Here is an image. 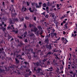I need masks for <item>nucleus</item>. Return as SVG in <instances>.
I'll return each instance as SVG.
<instances>
[{"label": "nucleus", "instance_id": "nucleus-1", "mask_svg": "<svg viewBox=\"0 0 77 77\" xmlns=\"http://www.w3.org/2000/svg\"><path fill=\"white\" fill-rule=\"evenodd\" d=\"M34 71H36L37 74H39V73H40L41 71H42V69L40 67L38 68L37 69H36V67H34Z\"/></svg>", "mask_w": 77, "mask_h": 77}, {"label": "nucleus", "instance_id": "nucleus-2", "mask_svg": "<svg viewBox=\"0 0 77 77\" xmlns=\"http://www.w3.org/2000/svg\"><path fill=\"white\" fill-rule=\"evenodd\" d=\"M33 29H31V32H36L38 30V28L36 27V26H34Z\"/></svg>", "mask_w": 77, "mask_h": 77}, {"label": "nucleus", "instance_id": "nucleus-3", "mask_svg": "<svg viewBox=\"0 0 77 77\" xmlns=\"http://www.w3.org/2000/svg\"><path fill=\"white\" fill-rule=\"evenodd\" d=\"M51 35L52 38H54V37L57 38V33L56 32L51 33Z\"/></svg>", "mask_w": 77, "mask_h": 77}, {"label": "nucleus", "instance_id": "nucleus-4", "mask_svg": "<svg viewBox=\"0 0 77 77\" xmlns=\"http://www.w3.org/2000/svg\"><path fill=\"white\" fill-rule=\"evenodd\" d=\"M51 64L54 66H57V63H56V61H55V60H54L52 61Z\"/></svg>", "mask_w": 77, "mask_h": 77}, {"label": "nucleus", "instance_id": "nucleus-5", "mask_svg": "<svg viewBox=\"0 0 77 77\" xmlns=\"http://www.w3.org/2000/svg\"><path fill=\"white\" fill-rule=\"evenodd\" d=\"M31 5H32V6H34L35 5V6L37 8H39V6H38V3H35V2H32Z\"/></svg>", "mask_w": 77, "mask_h": 77}, {"label": "nucleus", "instance_id": "nucleus-6", "mask_svg": "<svg viewBox=\"0 0 77 77\" xmlns=\"http://www.w3.org/2000/svg\"><path fill=\"white\" fill-rule=\"evenodd\" d=\"M71 68L73 69H75L76 68V64L75 63H72L71 65Z\"/></svg>", "mask_w": 77, "mask_h": 77}, {"label": "nucleus", "instance_id": "nucleus-7", "mask_svg": "<svg viewBox=\"0 0 77 77\" xmlns=\"http://www.w3.org/2000/svg\"><path fill=\"white\" fill-rule=\"evenodd\" d=\"M42 33H43V32H39V31L38 30L36 32H35V34L36 36H39V35H42Z\"/></svg>", "mask_w": 77, "mask_h": 77}, {"label": "nucleus", "instance_id": "nucleus-8", "mask_svg": "<svg viewBox=\"0 0 77 77\" xmlns=\"http://www.w3.org/2000/svg\"><path fill=\"white\" fill-rule=\"evenodd\" d=\"M69 73L71 77H75V74L74 73H73V71H70Z\"/></svg>", "mask_w": 77, "mask_h": 77}, {"label": "nucleus", "instance_id": "nucleus-9", "mask_svg": "<svg viewBox=\"0 0 77 77\" xmlns=\"http://www.w3.org/2000/svg\"><path fill=\"white\" fill-rule=\"evenodd\" d=\"M17 57H18L19 60H23V59L22 58V56L20 54L17 55Z\"/></svg>", "mask_w": 77, "mask_h": 77}, {"label": "nucleus", "instance_id": "nucleus-10", "mask_svg": "<svg viewBox=\"0 0 77 77\" xmlns=\"http://www.w3.org/2000/svg\"><path fill=\"white\" fill-rule=\"evenodd\" d=\"M47 48H48V49H49V50L51 49V48H52V47L51 46V45L49 44V45H47L46 46Z\"/></svg>", "mask_w": 77, "mask_h": 77}, {"label": "nucleus", "instance_id": "nucleus-11", "mask_svg": "<svg viewBox=\"0 0 77 77\" xmlns=\"http://www.w3.org/2000/svg\"><path fill=\"white\" fill-rule=\"evenodd\" d=\"M48 69H47L48 71H50L51 72V71H54V69L52 67H50L48 68Z\"/></svg>", "mask_w": 77, "mask_h": 77}, {"label": "nucleus", "instance_id": "nucleus-12", "mask_svg": "<svg viewBox=\"0 0 77 77\" xmlns=\"http://www.w3.org/2000/svg\"><path fill=\"white\" fill-rule=\"evenodd\" d=\"M32 53L33 54V58L35 59H36V57H38V56H37V55H36V53L35 52H32Z\"/></svg>", "mask_w": 77, "mask_h": 77}, {"label": "nucleus", "instance_id": "nucleus-13", "mask_svg": "<svg viewBox=\"0 0 77 77\" xmlns=\"http://www.w3.org/2000/svg\"><path fill=\"white\" fill-rule=\"evenodd\" d=\"M49 41V39L48 37H46L45 38V42L47 43V44H48V42Z\"/></svg>", "mask_w": 77, "mask_h": 77}, {"label": "nucleus", "instance_id": "nucleus-14", "mask_svg": "<svg viewBox=\"0 0 77 77\" xmlns=\"http://www.w3.org/2000/svg\"><path fill=\"white\" fill-rule=\"evenodd\" d=\"M33 64H34V65H36L37 66H41V64H40V63L38 62H37V63H33Z\"/></svg>", "mask_w": 77, "mask_h": 77}, {"label": "nucleus", "instance_id": "nucleus-15", "mask_svg": "<svg viewBox=\"0 0 77 77\" xmlns=\"http://www.w3.org/2000/svg\"><path fill=\"white\" fill-rule=\"evenodd\" d=\"M51 51L49 52H48V53L47 54L45 55L44 56L45 57H47L48 56H50V55H51Z\"/></svg>", "mask_w": 77, "mask_h": 77}, {"label": "nucleus", "instance_id": "nucleus-16", "mask_svg": "<svg viewBox=\"0 0 77 77\" xmlns=\"http://www.w3.org/2000/svg\"><path fill=\"white\" fill-rule=\"evenodd\" d=\"M37 28L38 29L39 31H41V30H42V27L41 26H37Z\"/></svg>", "mask_w": 77, "mask_h": 77}, {"label": "nucleus", "instance_id": "nucleus-17", "mask_svg": "<svg viewBox=\"0 0 77 77\" xmlns=\"http://www.w3.org/2000/svg\"><path fill=\"white\" fill-rule=\"evenodd\" d=\"M4 51V49L3 48H2L1 49V48H0V53H3V54L4 53V54H5V52H4L2 51Z\"/></svg>", "mask_w": 77, "mask_h": 77}, {"label": "nucleus", "instance_id": "nucleus-18", "mask_svg": "<svg viewBox=\"0 0 77 77\" xmlns=\"http://www.w3.org/2000/svg\"><path fill=\"white\" fill-rule=\"evenodd\" d=\"M72 37H73L74 39H76V36H77V34H75V35L73 33L72 34Z\"/></svg>", "mask_w": 77, "mask_h": 77}, {"label": "nucleus", "instance_id": "nucleus-19", "mask_svg": "<svg viewBox=\"0 0 77 77\" xmlns=\"http://www.w3.org/2000/svg\"><path fill=\"white\" fill-rule=\"evenodd\" d=\"M23 45V43L22 42H20V43H19V44H18V46L19 47H21Z\"/></svg>", "mask_w": 77, "mask_h": 77}, {"label": "nucleus", "instance_id": "nucleus-20", "mask_svg": "<svg viewBox=\"0 0 77 77\" xmlns=\"http://www.w3.org/2000/svg\"><path fill=\"white\" fill-rule=\"evenodd\" d=\"M12 31L13 32H14L15 34H17L18 32V30H17L16 31L14 29H13Z\"/></svg>", "mask_w": 77, "mask_h": 77}, {"label": "nucleus", "instance_id": "nucleus-21", "mask_svg": "<svg viewBox=\"0 0 77 77\" xmlns=\"http://www.w3.org/2000/svg\"><path fill=\"white\" fill-rule=\"evenodd\" d=\"M15 60H16V63H17V64H18L19 63H20V61H19V60H18L17 58H15Z\"/></svg>", "mask_w": 77, "mask_h": 77}, {"label": "nucleus", "instance_id": "nucleus-22", "mask_svg": "<svg viewBox=\"0 0 77 77\" xmlns=\"http://www.w3.org/2000/svg\"><path fill=\"white\" fill-rule=\"evenodd\" d=\"M29 10L30 12H32V13H33V11H34V9H33L32 10V8L30 7L29 8Z\"/></svg>", "mask_w": 77, "mask_h": 77}, {"label": "nucleus", "instance_id": "nucleus-23", "mask_svg": "<svg viewBox=\"0 0 77 77\" xmlns=\"http://www.w3.org/2000/svg\"><path fill=\"white\" fill-rule=\"evenodd\" d=\"M23 35L24 38H25L26 37V36H27V32H25L23 34Z\"/></svg>", "mask_w": 77, "mask_h": 77}, {"label": "nucleus", "instance_id": "nucleus-24", "mask_svg": "<svg viewBox=\"0 0 77 77\" xmlns=\"http://www.w3.org/2000/svg\"><path fill=\"white\" fill-rule=\"evenodd\" d=\"M1 29L3 32H5L6 30V28L4 27L3 26H1Z\"/></svg>", "mask_w": 77, "mask_h": 77}, {"label": "nucleus", "instance_id": "nucleus-25", "mask_svg": "<svg viewBox=\"0 0 77 77\" xmlns=\"http://www.w3.org/2000/svg\"><path fill=\"white\" fill-rule=\"evenodd\" d=\"M9 23L10 24H14V23L12 22V20L11 19L9 21Z\"/></svg>", "mask_w": 77, "mask_h": 77}, {"label": "nucleus", "instance_id": "nucleus-26", "mask_svg": "<svg viewBox=\"0 0 77 77\" xmlns=\"http://www.w3.org/2000/svg\"><path fill=\"white\" fill-rule=\"evenodd\" d=\"M28 51H29V52H30V51H31V53H33V49H31V48H30L29 49H28Z\"/></svg>", "mask_w": 77, "mask_h": 77}, {"label": "nucleus", "instance_id": "nucleus-27", "mask_svg": "<svg viewBox=\"0 0 77 77\" xmlns=\"http://www.w3.org/2000/svg\"><path fill=\"white\" fill-rule=\"evenodd\" d=\"M38 4L39 5H38V6H39V8L40 7H41L42 6L41 5H42V3L41 2H39L38 3Z\"/></svg>", "mask_w": 77, "mask_h": 77}, {"label": "nucleus", "instance_id": "nucleus-28", "mask_svg": "<svg viewBox=\"0 0 77 77\" xmlns=\"http://www.w3.org/2000/svg\"><path fill=\"white\" fill-rule=\"evenodd\" d=\"M47 64L48 65H50L51 63H50V62L49 61H47Z\"/></svg>", "mask_w": 77, "mask_h": 77}, {"label": "nucleus", "instance_id": "nucleus-29", "mask_svg": "<svg viewBox=\"0 0 77 77\" xmlns=\"http://www.w3.org/2000/svg\"><path fill=\"white\" fill-rule=\"evenodd\" d=\"M12 38V36L10 35H8V39H10L11 38Z\"/></svg>", "mask_w": 77, "mask_h": 77}, {"label": "nucleus", "instance_id": "nucleus-30", "mask_svg": "<svg viewBox=\"0 0 77 77\" xmlns=\"http://www.w3.org/2000/svg\"><path fill=\"white\" fill-rule=\"evenodd\" d=\"M46 6H47V4L45 3H44L42 5V7L44 8H46Z\"/></svg>", "mask_w": 77, "mask_h": 77}, {"label": "nucleus", "instance_id": "nucleus-31", "mask_svg": "<svg viewBox=\"0 0 77 77\" xmlns=\"http://www.w3.org/2000/svg\"><path fill=\"white\" fill-rule=\"evenodd\" d=\"M7 30H11V29H12V28L11 27L8 26L7 28Z\"/></svg>", "mask_w": 77, "mask_h": 77}, {"label": "nucleus", "instance_id": "nucleus-32", "mask_svg": "<svg viewBox=\"0 0 77 77\" xmlns=\"http://www.w3.org/2000/svg\"><path fill=\"white\" fill-rule=\"evenodd\" d=\"M3 69H0V74H3Z\"/></svg>", "mask_w": 77, "mask_h": 77}, {"label": "nucleus", "instance_id": "nucleus-33", "mask_svg": "<svg viewBox=\"0 0 77 77\" xmlns=\"http://www.w3.org/2000/svg\"><path fill=\"white\" fill-rule=\"evenodd\" d=\"M12 68H14V69H15V68H17V67L16 66L13 65V66H12Z\"/></svg>", "mask_w": 77, "mask_h": 77}, {"label": "nucleus", "instance_id": "nucleus-34", "mask_svg": "<svg viewBox=\"0 0 77 77\" xmlns=\"http://www.w3.org/2000/svg\"><path fill=\"white\" fill-rule=\"evenodd\" d=\"M50 34H49L48 35L46 36V37L47 38H49L51 36Z\"/></svg>", "mask_w": 77, "mask_h": 77}, {"label": "nucleus", "instance_id": "nucleus-35", "mask_svg": "<svg viewBox=\"0 0 77 77\" xmlns=\"http://www.w3.org/2000/svg\"><path fill=\"white\" fill-rule=\"evenodd\" d=\"M25 18L26 20H29V17H28L27 16H26Z\"/></svg>", "mask_w": 77, "mask_h": 77}, {"label": "nucleus", "instance_id": "nucleus-36", "mask_svg": "<svg viewBox=\"0 0 77 77\" xmlns=\"http://www.w3.org/2000/svg\"><path fill=\"white\" fill-rule=\"evenodd\" d=\"M26 4L27 6H29V4H30V2H28L27 1L26 2Z\"/></svg>", "mask_w": 77, "mask_h": 77}, {"label": "nucleus", "instance_id": "nucleus-37", "mask_svg": "<svg viewBox=\"0 0 77 77\" xmlns=\"http://www.w3.org/2000/svg\"><path fill=\"white\" fill-rule=\"evenodd\" d=\"M33 25L32 24H29V27L30 28H31L32 27H33Z\"/></svg>", "mask_w": 77, "mask_h": 77}, {"label": "nucleus", "instance_id": "nucleus-38", "mask_svg": "<svg viewBox=\"0 0 77 77\" xmlns=\"http://www.w3.org/2000/svg\"><path fill=\"white\" fill-rule=\"evenodd\" d=\"M41 15H43L44 16H45V12H44L43 13L41 14Z\"/></svg>", "mask_w": 77, "mask_h": 77}, {"label": "nucleus", "instance_id": "nucleus-39", "mask_svg": "<svg viewBox=\"0 0 77 77\" xmlns=\"http://www.w3.org/2000/svg\"><path fill=\"white\" fill-rule=\"evenodd\" d=\"M67 26H68V23H65L64 25V26L66 27V28H67V27H68Z\"/></svg>", "mask_w": 77, "mask_h": 77}, {"label": "nucleus", "instance_id": "nucleus-40", "mask_svg": "<svg viewBox=\"0 0 77 77\" xmlns=\"http://www.w3.org/2000/svg\"><path fill=\"white\" fill-rule=\"evenodd\" d=\"M47 60V59H43L42 60V62H45V61H46V60Z\"/></svg>", "mask_w": 77, "mask_h": 77}, {"label": "nucleus", "instance_id": "nucleus-41", "mask_svg": "<svg viewBox=\"0 0 77 77\" xmlns=\"http://www.w3.org/2000/svg\"><path fill=\"white\" fill-rule=\"evenodd\" d=\"M2 6L4 7H5V2H3L2 3Z\"/></svg>", "mask_w": 77, "mask_h": 77}, {"label": "nucleus", "instance_id": "nucleus-42", "mask_svg": "<svg viewBox=\"0 0 77 77\" xmlns=\"http://www.w3.org/2000/svg\"><path fill=\"white\" fill-rule=\"evenodd\" d=\"M55 32V30L54 29H52L51 31V33H54V32Z\"/></svg>", "mask_w": 77, "mask_h": 77}, {"label": "nucleus", "instance_id": "nucleus-43", "mask_svg": "<svg viewBox=\"0 0 77 77\" xmlns=\"http://www.w3.org/2000/svg\"><path fill=\"white\" fill-rule=\"evenodd\" d=\"M24 42H28V40L27 38L25 39L24 40Z\"/></svg>", "mask_w": 77, "mask_h": 77}, {"label": "nucleus", "instance_id": "nucleus-44", "mask_svg": "<svg viewBox=\"0 0 77 77\" xmlns=\"http://www.w3.org/2000/svg\"><path fill=\"white\" fill-rule=\"evenodd\" d=\"M48 14H47L45 16V18H48Z\"/></svg>", "mask_w": 77, "mask_h": 77}, {"label": "nucleus", "instance_id": "nucleus-45", "mask_svg": "<svg viewBox=\"0 0 77 77\" xmlns=\"http://www.w3.org/2000/svg\"><path fill=\"white\" fill-rule=\"evenodd\" d=\"M41 41H39L38 42V44H40V45L41 46H42V44H41Z\"/></svg>", "mask_w": 77, "mask_h": 77}, {"label": "nucleus", "instance_id": "nucleus-46", "mask_svg": "<svg viewBox=\"0 0 77 77\" xmlns=\"http://www.w3.org/2000/svg\"><path fill=\"white\" fill-rule=\"evenodd\" d=\"M3 73H4V74H6V70H5L3 69Z\"/></svg>", "mask_w": 77, "mask_h": 77}, {"label": "nucleus", "instance_id": "nucleus-47", "mask_svg": "<svg viewBox=\"0 0 77 77\" xmlns=\"http://www.w3.org/2000/svg\"><path fill=\"white\" fill-rule=\"evenodd\" d=\"M14 38H13V37H12L10 40V42H12V41H14Z\"/></svg>", "mask_w": 77, "mask_h": 77}, {"label": "nucleus", "instance_id": "nucleus-48", "mask_svg": "<svg viewBox=\"0 0 77 77\" xmlns=\"http://www.w3.org/2000/svg\"><path fill=\"white\" fill-rule=\"evenodd\" d=\"M70 12V11H67L66 12V14L67 15H68V14H69V13Z\"/></svg>", "mask_w": 77, "mask_h": 77}, {"label": "nucleus", "instance_id": "nucleus-49", "mask_svg": "<svg viewBox=\"0 0 77 77\" xmlns=\"http://www.w3.org/2000/svg\"><path fill=\"white\" fill-rule=\"evenodd\" d=\"M14 20L16 21H17V22H18V18H16L14 19Z\"/></svg>", "mask_w": 77, "mask_h": 77}, {"label": "nucleus", "instance_id": "nucleus-50", "mask_svg": "<svg viewBox=\"0 0 77 77\" xmlns=\"http://www.w3.org/2000/svg\"><path fill=\"white\" fill-rule=\"evenodd\" d=\"M51 15L52 17H54V16H55V15H54V14H52Z\"/></svg>", "mask_w": 77, "mask_h": 77}, {"label": "nucleus", "instance_id": "nucleus-51", "mask_svg": "<svg viewBox=\"0 0 77 77\" xmlns=\"http://www.w3.org/2000/svg\"><path fill=\"white\" fill-rule=\"evenodd\" d=\"M47 5L48 6H50V3L48 2L47 3Z\"/></svg>", "mask_w": 77, "mask_h": 77}, {"label": "nucleus", "instance_id": "nucleus-52", "mask_svg": "<svg viewBox=\"0 0 77 77\" xmlns=\"http://www.w3.org/2000/svg\"><path fill=\"white\" fill-rule=\"evenodd\" d=\"M34 36V34L32 33L31 35H30V36L32 37V36Z\"/></svg>", "mask_w": 77, "mask_h": 77}, {"label": "nucleus", "instance_id": "nucleus-53", "mask_svg": "<svg viewBox=\"0 0 77 77\" xmlns=\"http://www.w3.org/2000/svg\"><path fill=\"white\" fill-rule=\"evenodd\" d=\"M55 59H59V57H58V56H57V55H56V57H55Z\"/></svg>", "mask_w": 77, "mask_h": 77}, {"label": "nucleus", "instance_id": "nucleus-54", "mask_svg": "<svg viewBox=\"0 0 77 77\" xmlns=\"http://www.w3.org/2000/svg\"><path fill=\"white\" fill-rule=\"evenodd\" d=\"M14 25H12L11 26V27H12V29H13V30H14V29H15V28H14Z\"/></svg>", "mask_w": 77, "mask_h": 77}, {"label": "nucleus", "instance_id": "nucleus-55", "mask_svg": "<svg viewBox=\"0 0 77 77\" xmlns=\"http://www.w3.org/2000/svg\"><path fill=\"white\" fill-rule=\"evenodd\" d=\"M24 21V18H22L20 19V22L23 21Z\"/></svg>", "mask_w": 77, "mask_h": 77}, {"label": "nucleus", "instance_id": "nucleus-56", "mask_svg": "<svg viewBox=\"0 0 77 77\" xmlns=\"http://www.w3.org/2000/svg\"><path fill=\"white\" fill-rule=\"evenodd\" d=\"M24 63L25 64V65H27V64H28L29 63L27 62V61H26V62H24Z\"/></svg>", "mask_w": 77, "mask_h": 77}, {"label": "nucleus", "instance_id": "nucleus-57", "mask_svg": "<svg viewBox=\"0 0 77 77\" xmlns=\"http://www.w3.org/2000/svg\"><path fill=\"white\" fill-rule=\"evenodd\" d=\"M33 18H34V21L36 20V17H34Z\"/></svg>", "mask_w": 77, "mask_h": 77}, {"label": "nucleus", "instance_id": "nucleus-58", "mask_svg": "<svg viewBox=\"0 0 77 77\" xmlns=\"http://www.w3.org/2000/svg\"><path fill=\"white\" fill-rule=\"evenodd\" d=\"M37 52L38 53H41V50H38Z\"/></svg>", "mask_w": 77, "mask_h": 77}, {"label": "nucleus", "instance_id": "nucleus-59", "mask_svg": "<svg viewBox=\"0 0 77 77\" xmlns=\"http://www.w3.org/2000/svg\"><path fill=\"white\" fill-rule=\"evenodd\" d=\"M28 58L29 59H31V56H28Z\"/></svg>", "mask_w": 77, "mask_h": 77}, {"label": "nucleus", "instance_id": "nucleus-60", "mask_svg": "<svg viewBox=\"0 0 77 77\" xmlns=\"http://www.w3.org/2000/svg\"><path fill=\"white\" fill-rule=\"evenodd\" d=\"M59 69L58 68L56 70V72H59Z\"/></svg>", "mask_w": 77, "mask_h": 77}, {"label": "nucleus", "instance_id": "nucleus-61", "mask_svg": "<svg viewBox=\"0 0 77 77\" xmlns=\"http://www.w3.org/2000/svg\"><path fill=\"white\" fill-rule=\"evenodd\" d=\"M26 10H27V8L26 7H25L24 8V11L26 12Z\"/></svg>", "mask_w": 77, "mask_h": 77}, {"label": "nucleus", "instance_id": "nucleus-62", "mask_svg": "<svg viewBox=\"0 0 77 77\" xmlns=\"http://www.w3.org/2000/svg\"><path fill=\"white\" fill-rule=\"evenodd\" d=\"M22 55H23V56H25V54H24V53L23 52H22Z\"/></svg>", "mask_w": 77, "mask_h": 77}, {"label": "nucleus", "instance_id": "nucleus-63", "mask_svg": "<svg viewBox=\"0 0 77 77\" xmlns=\"http://www.w3.org/2000/svg\"><path fill=\"white\" fill-rule=\"evenodd\" d=\"M4 42V41L2 40L1 41V44H3V43Z\"/></svg>", "mask_w": 77, "mask_h": 77}, {"label": "nucleus", "instance_id": "nucleus-64", "mask_svg": "<svg viewBox=\"0 0 77 77\" xmlns=\"http://www.w3.org/2000/svg\"><path fill=\"white\" fill-rule=\"evenodd\" d=\"M24 26L25 28H27V26H26V24H24Z\"/></svg>", "mask_w": 77, "mask_h": 77}]
</instances>
